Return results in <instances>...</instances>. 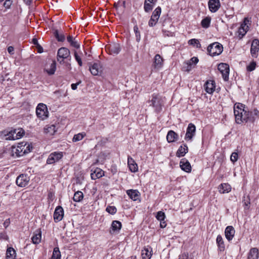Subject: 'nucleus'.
I'll list each match as a JSON object with an SVG mask.
<instances>
[{"mask_svg":"<svg viewBox=\"0 0 259 259\" xmlns=\"http://www.w3.org/2000/svg\"><path fill=\"white\" fill-rule=\"evenodd\" d=\"M255 66L256 63L255 62H252L247 66V70L248 71H252L255 69Z\"/></svg>","mask_w":259,"mask_h":259,"instance_id":"nucleus-51","label":"nucleus"},{"mask_svg":"<svg viewBox=\"0 0 259 259\" xmlns=\"http://www.w3.org/2000/svg\"><path fill=\"white\" fill-rule=\"evenodd\" d=\"M121 226L122 225L120 222L118 221H113L111 224L110 233H111L112 231L113 232L119 231L121 229Z\"/></svg>","mask_w":259,"mask_h":259,"instance_id":"nucleus-28","label":"nucleus"},{"mask_svg":"<svg viewBox=\"0 0 259 259\" xmlns=\"http://www.w3.org/2000/svg\"><path fill=\"white\" fill-rule=\"evenodd\" d=\"M56 131L57 129L56 128V126L54 124L47 125L44 127V133L49 136L53 135L56 132Z\"/></svg>","mask_w":259,"mask_h":259,"instance_id":"nucleus-23","label":"nucleus"},{"mask_svg":"<svg viewBox=\"0 0 259 259\" xmlns=\"http://www.w3.org/2000/svg\"><path fill=\"white\" fill-rule=\"evenodd\" d=\"M83 197V194L82 192L78 191L76 192L73 196V200L75 202H80Z\"/></svg>","mask_w":259,"mask_h":259,"instance_id":"nucleus-35","label":"nucleus"},{"mask_svg":"<svg viewBox=\"0 0 259 259\" xmlns=\"http://www.w3.org/2000/svg\"><path fill=\"white\" fill-rule=\"evenodd\" d=\"M221 6L219 0H209L208 2V7L211 12H215Z\"/></svg>","mask_w":259,"mask_h":259,"instance_id":"nucleus-15","label":"nucleus"},{"mask_svg":"<svg viewBox=\"0 0 259 259\" xmlns=\"http://www.w3.org/2000/svg\"><path fill=\"white\" fill-rule=\"evenodd\" d=\"M242 202L243 203V205L244 206V209H248L249 207V204L250 203L249 197L248 196H247L246 197L244 196Z\"/></svg>","mask_w":259,"mask_h":259,"instance_id":"nucleus-41","label":"nucleus"},{"mask_svg":"<svg viewBox=\"0 0 259 259\" xmlns=\"http://www.w3.org/2000/svg\"><path fill=\"white\" fill-rule=\"evenodd\" d=\"M56 69V63L55 61H53V62L51 63L50 65V69H46V72L49 74V75H52L54 74Z\"/></svg>","mask_w":259,"mask_h":259,"instance_id":"nucleus-38","label":"nucleus"},{"mask_svg":"<svg viewBox=\"0 0 259 259\" xmlns=\"http://www.w3.org/2000/svg\"><path fill=\"white\" fill-rule=\"evenodd\" d=\"M106 210L111 214H114L116 212L117 209L114 206H108L106 207Z\"/></svg>","mask_w":259,"mask_h":259,"instance_id":"nucleus-47","label":"nucleus"},{"mask_svg":"<svg viewBox=\"0 0 259 259\" xmlns=\"http://www.w3.org/2000/svg\"><path fill=\"white\" fill-rule=\"evenodd\" d=\"M238 158V155L237 153L233 152L232 153L231 157H230V160L233 163L237 161Z\"/></svg>","mask_w":259,"mask_h":259,"instance_id":"nucleus-50","label":"nucleus"},{"mask_svg":"<svg viewBox=\"0 0 259 259\" xmlns=\"http://www.w3.org/2000/svg\"><path fill=\"white\" fill-rule=\"evenodd\" d=\"M205 90L208 94H212L215 89V82L213 80L207 81L204 84Z\"/></svg>","mask_w":259,"mask_h":259,"instance_id":"nucleus-21","label":"nucleus"},{"mask_svg":"<svg viewBox=\"0 0 259 259\" xmlns=\"http://www.w3.org/2000/svg\"><path fill=\"white\" fill-rule=\"evenodd\" d=\"M17 132H16V136H13L14 135H12V138H6V139L7 140H15L20 139L24 136L25 132L22 128H18L17 130Z\"/></svg>","mask_w":259,"mask_h":259,"instance_id":"nucleus-25","label":"nucleus"},{"mask_svg":"<svg viewBox=\"0 0 259 259\" xmlns=\"http://www.w3.org/2000/svg\"><path fill=\"white\" fill-rule=\"evenodd\" d=\"M30 178L26 175H20L16 179V184L20 187H25L29 183Z\"/></svg>","mask_w":259,"mask_h":259,"instance_id":"nucleus-9","label":"nucleus"},{"mask_svg":"<svg viewBox=\"0 0 259 259\" xmlns=\"http://www.w3.org/2000/svg\"><path fill=\"white\" fill-rule=\"evenodd\" d=\"M70 52L69 49L65 47L60 48L57 53V60L62 63L63 59L67 58L70 56Z\"/></svg>","mask_w":259,"mask_h":259,"instance_id":"nucleus-7","label":"nucleus"},{"mask_svg":"<svg viewBox=\"0 0 259 259\" xmlns=\"http://www.w3.org/2000/svg\"><path fill=\"white\" fill-rule=\"evenodd\" d=\"M144 8L145 12H149L152 10L153 6L151 3L145 1Z\"/></svg>","mask_w":259,"mask_h":259,"instance_id":"nucleus-46","label":"nucleus"},{"mask_svg":"<svg viewBox=\"0 0 259 259\" xmlns=\"http://www.w3.org/2000/svg\"><path fill=\"white\" fill-rule=\"evenodd\" d=\"M14 49L13 47L10 46L8 48V52L10 54H14Z\"/></svg>","mask_w":259,"mask_h":259,"instance_id":"nucleus-58","label":"nucleus"},{"mask_svg":"<svg viewBox=\"0 0 259 259\" xmlns=\"http://www.w3.org/2000/svg\"><path fill=\"white\" fill-rule=\"evenodd\" d=\"M218 70L221 73L224 80L227 81L229 79V66L226 63H220L218 67Z\"/></svg>","mask_w":259,"mask_h":259,"instance_id":"nucleus-6","label":"nucleus"},{"mask_svg":"<svg viewBox=\"0 0 259 259\" xmlns=\"http://www.w3.org/2000/svg\"><path fill=\"white\" fill-rule=\"evenodd\" d=\"M54 35L56 39L59 41H63L65 40V37L63 34H59L57 30H56L54 32Z\"/></svg>","mask_w":259,"mask_h":259,"instance_id":"nucleus-40","label":"nucleus"},{"mask_svg":"<svg viewBox=\"0 0 259 259\" xmlns=\"http://www.w3.org/2000/svg\"><path fill=\"white\" fill-rule=\"evenodd\" d=\"M106 49L109 51L111 55H117L120 51V47L117 43H113L106 47Z\"/></svg>","mask_w":259,"mask_h":259,"instance_id":"nucleus-13","label":"nucleus"},{"mask_svg":"<svg viewBox=\"0 0 259 259\" xmlns=\"http://www.w3.org/2000/svg\"><path fill=\"white\" fill-rule=\"evenodd\" d=\"M16 132H17L16 129L9 131L8 133H7V134L5 135L6 138H8V137L12 138V135H14L13 136H16Z\"/></svg>","mask_w":259,"mask_h":259,"instance_id":"nucleus-53","label":"nucleus"},{"mask_svg":"<svg viewBox=\"0 0 259 259\" xmlns=\"http://www.w3.org/2000/svg\"><path fill=\"white\" fill-rule=\"evenodd\" d=\"M188 151V148L186 144H184V146H181L176 153L178 157H181L184 156Z\"/></svg>","mask_w":259,"mask_h":259,"instance_id":"nucleus-27","label":"nucleus"},{"mask_svg":"<svg viewBox=\"0 0 259 259\" xmlns=\"http://www.w3.org/2000/svg\"><path fill=\"white\" fill-rule=\"evenodd\" d=\"M41 238V233L40 230H37L36 233L33 235L31 238L33 243L37 244L40 242Z\"/></svg>","mask_w":259,"mask_h":259,"instance_id":"nucleus-31","label":"nucleus"},{"mask_svg":"<svg viewBox=\"0 0 259 259\" xmlns=\"http://www.w3.org/2000/svg\"><path fill=\"white\" fill-rule=\"evenodd\" d=\"M160 226L161 228H164L166 226V223L164 220L160 221Z\"/></svg>","mask_w":259,"mask_h":259,"instance_id":"nucleus-59","label":"nucleus"},{"mask_svg":"<svg viewBox=\"0 0 259 259\" xmlns=\"http://www.w3.org/2000/svg\"><path fill=\"white\" fill-rule=\"evenodd\" d=\"M249 115L248 116V121L253 122L256 119L259 118V111L257 109H254L250 112L249 111Z\"/></svg>","mask_w":259,"mask_h":259,"instance_id":"nucleus-29","label":"nucleus"},{"mask_svg":"<svg viewBox=\"0 0 259 259\" xmlns=\"http://www.w3.org/2000/svg\"><path fill=\"white\" fill-rule=\"evenodd\" d=\"M234 113L235 120L238 124L248 121L249 111L245 109L244 105L241 103H236L234 106Z\"/></svg>","mask_w":259,"mask_h":259,"instance_id":"nucleus-1","label":"nucleus"},{"mask_svg":"<svg viewBox=\"0 0 259 259\" xmlns=\"http://www.w3.org/2000/svg\"><path fill=\"white\" fill-rule=\"evenodd\" d=\"M23 2L27 5H30L32 3V0H23Z\"/></svg>","mask_w":259,"mask_h":259,"instance_id":"nucleus-63","label":"nucleus"},{"mask_svg":"<svg viewBox=\"0 0 259 259\" xmlns=\"http://www.w3.org/2000/svg\"><path fill=\"white\" fill-rule=\"evenodd\" d=\"M67 41L70 44L72 41L74 40V38L72 36H68L67 37Z\"/></svg>","mask_w":259,"mask_h":259,"instance_id":"nucleus-61","label":"nucleus"},{"mask_svg":"<svg viewBox=\"0 0 259 259\" xmlns=\"http://www.w3.org/2000/svg\"><path fill=\"white\" fill-rule=\"evenodd\" d=\"M258 250L256 248H252L249 251L247 258L258 259Z\"/></svg>","mask_w":259,"mask_h":259,"instance_id":"nucleus-30","label":"nucleus"},{"mask_svg":"<svg viewBox=\"0 0 259 259\" xmlns=\"http://www.w3.org/2000/svg\"><path fill=\"white\" fill-rule=\"evenodd\" d=\"M37 116L42 120H44L48 117V111L47 106L43 103H39L36 109Z\"/></svg>","mask_w":259,"mask_h":259,"instance_id":"nucleus-4","label":"nucleus"},{"mask_svg":"<svg viewBox=\"0 0 259 259\" xmlns=\"http://www.w3.org/2000/svg\"><path fill=\"white\" fill-rule=\"evenodd\" d=\"M259 50V40L258 39H254L252 40L251 48L250 53L253 57L256 58L257 56V53Z\"/></svg>","mask_w":259,"mask_h":259,"instance_id":"nucleus-12","label":"nucleus"},{"mask_svg":"<svg viewBox=\"0 0 259 259\" xmlns=\"http://www.w3.org/2000/svg\"><path fill=\"white\" fill-rule=\"evenodd\" d=\"M207 50L209 55L214 56L222 53L223 51V47L220 43L215 42L209 45L207 47Z\"/></svg>","mask_w":259,"mask_h":259,"instance_id":"nucleus-3","label":"nucleus"},{"mask_svg":"<svg viewBox=\"0 0 259 259\" xmlns=\"http://www.w3.org/2000/svg\"><path fill=\"white\" fill-rule=\"evenodd\" d=\"M126 194L134 201L139 199L140 194L137 190H128L126 191Z\"/></svg>","mask_w":259,"mask_h":259,"instance_id":"nucleus-20","label":"nucleus"},{"mask_svg":"<svg viewBox=\"0 0 259 259\" xmlns=\"http://www.w3.org/2000/svg\"><path fill=\"white\" fill-rule=\"evenodd\" d=\"M74 55L75 59L76 61L77 62L78 65L80 66H81L82 65V62L81 59L80 57L78 55V54L76 51H74Z\"/></svg>","mask_w":259,"mask_h":259,"instance_id":"nucleus-48","label":"nucleus"},{"mask_svg":"<svg viewBox=\"0 0 259 259\" xmlns=\"http://www.w3.org/2000/svg\"><path fill=\"white\" fill-rule=\"evenodd\" d=\"M152 249L151 247L147 246L142 250L141 255L143 259H150L152 256Z\"/></svg>","mask_w":259,"mask_h":259,"instance_id":"nucleus-19","label":"nucleus"},{"mask_svg":"<svg viewBox=\"0 0 259 259\" xmlns=\"http://www.w3.org/2000/svg\"><path fill=\"white\" fill-rule=\"evenodd\" d=\"M94 172L97 175V177L99 178L102 177L104 175V171L100 168H97Z\"/></svg>","mask_w":259,"mask_h":259,"instance_id":"nucleus-49","label":"nucleus"},{"mask_svg":"<svg viewBox=\"0 0 259 259\" xmlns=\"http://www.w3.org/2000/svg\"><path fill=\"white\" fill-rule=\"evenodd\" d=\"M85 135L86 134L84 132L76 134L74 136L72 139V141L74 142L79 141L81 140L85 136Z\"/></svg>","mask_w":259,"mask_h":259,"instance_id":"nucleus-39","label":"nucleus"},{"mask_svg":"<svg viewBox=\"0 0 259 259\" xmlns=\"http://www.w3.org/2000/svg\"><path fill=\"white\" fill-rule=\"evenodd\" d=\"M32 42L34 45L37 44V40L36 38H33Z\"/></svg>","mask_w":259,"mask_h":259,"instance_id":"nucleus-64","label":"nucleus"},{"mask_svg":"<svg viewBox=\"0 0 259 259\" xmlns=\"http://www.w3.org/2000/svg\"><path fill=\"white\" fill-rule=\"evenodd\" d=\"M91 177L92 179H93V180H96L97 179L99 178V177H97V175L94 172L93 173L91 174Z\"/></svg>","mask_w":259,"mask_h":259,"instance_id":"nucleus-60","label":"nucleus"},{"mask_svg":"<svg viewBox=\"0 0 259 259\" xmlns=\"http://www.w3.org/2000/svg\"><path fill=\"white\" fill-rule=\"evenodd\" d=\"M180 164L181 169L184 171L187 172H189L191 171V166L190 163L186 158L182 159L181 160Z\"/></svg>","mask_w":259,"mask_h":259,"instance_id":"nucleus-18","label":"nucleus"},{"mask_svg":"<svg viewBox=\"0 0 259 259\" xmlns=\"http://www.w3.org/2000/svg\"><path fill=\"white\" fill-rule=\"evenodd\" d=\"M149 106L154 108L156 112H160L162 110V101L159 94H154L152 96L151 100L148 101Z\"/></svg>","mask_w":259,"mask_h":259,"instance_id":"nucleus-2","label":"nucleus"},{"mask_svg":"<svg viewBox=\"0 0 259 259\" xmlns=\"http://www.w3.org/2000/svg\"><path fill=\"white\" fill-rule=\"evenodd\" d=\"M248 27V26H247L246 24H242L241 25L238 31V35L239 36L240 38H242L243 36L245 35L247 31Z\"/></svg>","mask_w":259,"mask_h":259,"instance_id":"nucleus-33","label":"nucleus"},{"mask_svg":"<svg viewBox=\"0 0 259 259\" xmlns=\"http://www.w3.org/2000/svg\"><path fill=\"white\" fill-rule=\"evenodd\" d=\"M156 218L159 221H164L165 218V213L162 211H159L157 212Z\"/></svg>","mask_w":259,"mask_h":259,"instance_id":"nucleus-45","label":"nucleus"},{"mask_svg":"<svg viewBox=\"0 0 259 259\" xmlns=\"http://www.w3.org/2000/svg\"><path fill=\"white\" fill-rule=\"evenodd\" d=\"M22 147V146L19 145L17 147L13 148L12 151L17 156H21L25 154V152H22V149H21Z\"/></svg>","mask_w":259,"mask_h":259,"instance_id":"nucleus-36","label":"nucleus"},{"mask_svg":"<svg viewBox=\"0 0 259 259\" xmlns=\"http://www.w3.org/2000/svg\"><path fill=\"white\" fill-rule=\"evenodd\" d=\"M179 259H188V254L184 253L179 256Z\"/></svg>","mask_w":259,"mask_h":259,"instance_id":"nucleus-57","label":"nucleus"},{"mask_svg":"<svg viewBox=\"0 0 259 259\" xmlns=\"http://www.w3.org/2000/svg\"><path fill=\"white\" fill-rule=\"evenodd\" d=\"M189 44L196 46V48H201V44H200L199 41L197 39H191L189 40L188 41Z\"/></svg>","mask_w":259,"mask_h":259,"instance_id":"nucleus-44","label":"nucleus"},{"mask_svg":"<svg viewBox=\"0 0 259 259\" xmlns=\"http://www.w3.org/2000/svg\"><path fill=\"white\" fill-rule=\"evenodd\" d=\"M178 135L173 131H169L166 136V139L168 143H172L176 141L178 139Z\"/></svg>","mask_w":259,"mask_h":259,"instance_id":"nucleus-24","label":"nucleus"},{"mask_svg":"<svg viewBox=\"0 0 259 259\" xmlns=\"http://www.w3.org/2000/svg\"><path fill=\"white\" fill-rule=\"evenodd\" d=\"M161 11V8L160 7H158L153 12L152 15L148 23L149 26L153 27L155 25L159 18Z\"/></svg>","mask_w":259,"mask_h":259,"instance_id":"nucleus-8","label":"nucleus"},{"mask_svg":"<svg viewBox=\"0 0 259 259\" xmlns=\"http://www.w3.org/2000/svg\"><path fill=\"white\" fill-rule=\"evenodd\" d=\"M61 253L59 248L57 247H55L53 250V254L51 259H60Z\"/></svg>","mask_w":259,"mask_h":259,"instance_id":"nucleus-37","label":"nucleus"},{"mask_svg":"<svg viewBox=\"0 0 259 259\" xmlns=\"http://www.w3.org/2000/svg\"><path fill=\"white\" fill-rule=\"evenodd\" d=\"M20 146H22V147H21V149H22V152H25V154L27 153V148H29V145L25 143L24 145H23V143L19 144Z\"/></svg>","mask_w":259,"mask_h":259,"instance_id":"nucleus-54","label":"nucleus"},{"mask_svg":"<svg viewBox=\"0 0 259 259\" xmlns=\"http://www.w3.org/2000/svg\"><path fill=\"white\" fill-rule=\"evenodd\" d=\"M235 233V230L232 226H229L227 227L225 231V237L226 239L228 241L232 240L234 236Z\"/></svg>","mask_w":259,"mask_h":259,"instance_id":"nucleus-16","label":"nucleus"},{"mask_svg":"<svg viewBox=\"0 0 259 259\" xmlns=\"http://www.w3.org/2000/svg\"><path fill=\"white\" fill-rule=\"evenodd\" d=\"M90 70L93 75H98L101 73L102 70L100 62L94 63L90 67Z\"/></svg>","mask_w":259,"mask_h":259,"instance_id":"nucleus-14","label":"nucleus"},{"mask_svg":"<svg viewBox=\"0 0 259 259\" xmlns=\"http://www.w3.org/2000/svg\"><path fill=\"white\" fill-rule=\"evenodd\" d=\"M163 65V59L162 57L159 55L157 54L154 57V61L153 62V66L156 69L160 68Z\"/></svg>","mask_w":259,"mask_h":259,"instance_id":"nucleus-22","label":"nucleus"},{"mask_svg":"<svg viewBox=\"0 0 259 259\" xmlns=\"http://www.w3.org/2000/svg\"><path fill=\"white\" fill-rule=\"evenodd\" d=\"M210 18L208 17H206L203 19L201 21V25L204 28H208L210 25Z\"/></svg>","mask_w":259,"mask_h":259,"instance_id":"nucleus-42","label":"nucleus"},{"mask_svg":"<svg viewBox=\"0 0 259 259\" xmlns=\"http://www.w3.org/2000/svg\"><path fill=\"white\" fill-rule=\"evenodd\" d=\"M7 259H15L16 252L12 247H9L6 252Z\"/></svg>","mask_w":259,"mask_h":259,"instance_id":"nucleus-34","label":"nucleus"},{"mask_svg":"<svg viewBox=\"0 0 259 259\" xmlns=\"http://www.w3.org/2000/svg\"><path fill=\"white\" fill-rule=\"evenodd\" d=\"M196 132V127L193 123H189L187 128L185 135L186 140H191L194 136Z\"/></svg>","mask_w":259,"mask_h":259,"instance_id":"nucleus-10","label":"nucleus"},{"mask_svg":"<svg viewBox=\"0 0 259 259\" xmlns=\"http://www.w3.org/2000/svg\"><path fill=\"white\" fill-rule=\"evenodd\" d=\"M63 156V154L62 152L56 151L52 152L49 155L47 160V163L48 164H54L61 159Z\"/></svg>","mask_w":259,"mask_h":259,"instance_id":"nucleus-5","label":"nucleus"},{"mask_svg":"<svg viewBox=\"0 0 259 259\" xmlns=\"http://www.w3.org/2000/svg\"><path fill=\"white\" fill-rule=\"evenodd\" d=\"M12 3H13L12 0H6L3 5L4 7L6 9H9L10 8V7L12 4Z\"/></svg>","mask_w":259,"mask_h":259,"instance_id":"nucleus-52","label":"nucleus"},{"mask_svg":"<svg viewBox=\"0 0 259 259\" xmlns=\"http://www.w3.org/2000/svg\"><path fill=\"white\" fill-rule=\"evenodd\" d=\"M127 164L130 171L132 172H136L138 170V166L134 159L131 156L128 157Z\"/></svg>","mask_w":259,"mask_h":259,"instance_id":"nucleus-17","label":"nucleus"},{"mask_svg":"<svg viewBox=\"0 0 259 259\" xmlns=\"http://www.w3.org/2000/svg\"><path fill=\"white\" fill-rule=\"evenodd\" d=\"M191 61L194 64H196L198 62V59L197 57H194L191 58Z\"/></svg>","mask_w":259,"mask_h":259,"instance_id":"nucleus-62","label":"nucleus"},{"mask_svg":"<svg viewBox=\"0 0 259 259\" xmlns=\"http://www.w3.org/2000/svg\"><path fill=\"white\" fill-rule=\"evenodd\" d=\"M219 192L221 193H228L231 190V186L226 183L222 184L219 187Z\"/></svg>","mask_w":259,"mask_h":259,"instance_id":"nucleus-32","label":"nucleus"},{"mask_svg":"<svg viewBox=\"0 0 259 259\" xmlns=\"http://www.w3.org/2000/svg\"><path fill=\"white\" fill-rule=\"evenodd\" d=\"M216 242L218 246L219 250L221 252L224 251L225 249V245L223 239L221 235H218Z\"/></svg>","mask_w":259,"mask_h":259,"instance_id":"nucleus-26","label":"nucleus"},{"mask_svg":"<svg viewBox=\"0 0 259 259\" xmlns=\"http://www.w3.org/2000/svg\"><path fill=\"white\" fill-rule=\"evenodd\" d=\"M70 45L71 46H72L73 47L76 48V49H78L80 47V46H79V44L77 42V41H75V40H74L73 41H72L70 43Z\"/></svg>","mask_w":259,"mask_h":259,"instance_id":"nucleus-55","label":"nucleus"},{"mask_svg":"<svg viewBox=\"0 0 259 259\" xmlns=\"http://www.w3.org/2000/svg\"><path fill=\"white\" fill-rule=\"evenodd\" d=\"M81 82V81H79L78 82H77V83H72L71 84V89L73 90H75L76 89H77V85H78L79 84H80Z\"/></svg>","mask_w":259,"mask_h":259,"instance_id":"nucleus-56","label":"nucleus"},{"mask_svg":"<svg viewBox=\"0 0 259 259\" xmlns=\"http://www.w3.org/2000/svg\"><path fill=\"white\" fill-rule=\"evenodd\" d=\"M64 216V210L61 206H58L54 213V220L55 222L61 221Z\"/></svg>","mask_w":259,"mask_h":259,"instance_id":"nucleus-11","label":"nucleus"},{"mask_svg":"<svg viewBox=\"0 0 259 259\" xmlns=\"http://www.w3.org/2000/svg\"><path fill=\"white\" fill-rule=\"evenodd\" d=\"M134 31L135 33L136 40L139 42L141 40L140 32L139 30V28L137 25H135L134 27Z\"/></svg>","mask_w":259,"mask_h":259,"instance_id":"nucleus-43","label":"nucleus"}]
</instances>
